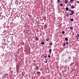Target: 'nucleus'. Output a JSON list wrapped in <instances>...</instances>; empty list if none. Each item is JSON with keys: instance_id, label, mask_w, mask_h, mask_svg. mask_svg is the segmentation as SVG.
Wrapping results in <instances>:
<instances>
[{"instance_id": "6ab92c4d", "label": "nucleus", "mask_w": 79, "mask_h": 79, "mask_svg": "<svg viewBox=\"0 0 79 79\" xmlns=\"http://www.w3.org/2000/svg\"><path fill=\"white\" fill-rule=\"evenodd\" d=\"M73 8H74V6H72L71 7V9H73Z\"/></svg>"}, {"instance_id": "a878e982", "label": "nucleus", "mask_w": 79, "mask_h": 79, "mask_svg": "<svg viewBox=\"0 0 79 79\" xmlns=\"http://www.w3.org/2000/svg\"><path fill=\"white\" fill-rule=\"evenodd\" d=\"M66 15L67 17H69V15H68V14H67Z\"/></svg>"}, {"instance_id": "f03ea898", "label": "nucleus", "mask_w": 79, "mask_h": 79, "mask_svg": "<svg viewBox=\"0 0 79 79\" xmlns=\"http://www.w3.org/2000/svg\"><path fill=\"white\" fill-rule=\"evenodd\" d=\"M64 3H66V4H67V3H68V0H64Z\"/></svg>"}, {"instance_id": "f8f14e48", "label": "nucleus", "mask_w": 79, "mask_h": 79, "mask_svg": "<svg viewBox=\"0 0 79 79\" xmlns=\"http://www.w3.org/2000/svg\"><path fill=\"white\" fill-rule=\"evenodd\" d=\"M52 52V49H50L49 50V53H51V52Z\"/></svg>"}, {"instance_id": "7ed1b4c3", "label": "nucleus", "mask_w": 79, "mask_h": 79, "mask_svg": "<svg viewBox=\"0 0 79 79\" xmlns=\"http://www.w3.org/2000/svg\"><path fill=\"white\" fill-rule=\"evenodd\" d=\"M36 74H40V72L37 71L36 72Z\"/></svg>"}, {"instance_id": "b1692460", "label": "nucleus", "mask_w": 79, "mask_h": 79, "mask_svg": "<svg viewBox=\"0 0 79 79\" xmlns=\"http://www.w3.org/2000/svg\"><path fill=\"white\" fill-rule=\"evenodd\" d=\"M57 2H58V3H60V0H58Z\"/></svg>"}, {"instance_id": "412c9836", "label": "nucleus", "mask_w": 79, "mask_h": 79, "mask_svg": "<svg viewBox=\"0 0 79 79\" xmlns=\"http://www.w3.org/2000/svg\"><path fill=\"white\" fill-rule=\"evenodd\" d=\"M41 45H44V42H42L41 43Z\"/></svg>"}, {"instance_id": "a211bd4d", "label": "nucleus", "mask_w": 79, "mask_h": 79, "mask_svg": "<svg viewBox=\"0 0 79 79\" xmlns=\"http://www.w3.org/2000/svg\"><path fill=\"white\" fill-rule=\"evenodd\" d=\"M60 6H63V3H61L60 4Z\"/></svg>"}, {"instance_id": "6e6552de", "label": "nucleus", "mask_w": 79, "mask_h": 79, "mask_svg": "<svg viewBox=\"0 0 79 79\" xmlns=\"http://www.w3.org/2000/svg\"><path fill=\"white\" fill-rule=\"evenodd\" d=\"M76 37L77 38H79V34H78L76 36Z\"/></svg>"}, {"instance_id": "c756f323", "label": "nucleus", "mask_w": 79, "mask_h": 79, "mask_svg": "<svg viewBox=\"0 0 79 79\" xmlns=\"http://www.w3.org/2000/svg\"><path fill=\"white\" fill-rule=\"evenodd\" d=\"M63 79H65V77H63Z\"/></svg>"}, {"instance_id": "4468645a", "label": "nucleus", "mask_w": 79, "mask_h": 79, "mask_svg": "<svg viewBox=\"0 0 79 79\" xmlns=\"http://www.w3.org/2000/svg\"><path fill=\"white\" fill-rule=\"evenodd\" d=\"M50 40V39L49 38H47L46 40V41H48Z\"/></svg>"}, {"instance_id": "39448f33", "label": "nucleus", "mask_w": 79, "mask_h": 79, "mask_svg": "<svg viewBox=\"0 0 79 79\" xmlns=\"http://www.w3.org/2000/svg\"><path fill=\"white\" fill-rule=\"evenodd\" d=\"M35 40L36 41H37L39 40V38L37 37H35Z\"/></svg>"}, {"instance_id": "cd10ccee", "label": "nucleus", "mask_w": 79, "mask_h": 79, "mask_svg": "<svg viewBox=\"0 0 79 79\" xmlns=\"http://www.w3.org/2000/svg\"><path fill=\"white\" fill-rule=\"evenodd\" d=\"M69 59H71V57H69Z\"/></svg>"}, {"instance_id": "c85d7f7f", "label": "nucleus", "mask_w": 79, "mask_h": 79, "mask_svg": "<svg viewBox=\"0 0 79 79\" xmlns=\"http://www.w3.org/2000/svg\"><path fill=\"white\" fill-rule=\"evenodd\" d=\"M18 66H16V69H18Z\"/></svg>"}, {"instance_id": "dca6fc26", "label": "nucleus", "mask_w": 79, "mask_h": 79, "mask_svg": "<svg viewBox=\"0 0 79 79\" xmlns=\"http://www.w3.org/2000/svg\"><path fill=\"white\" fill-rule=\"evenodd\" d=\"M66 45V43H64V44H63V46L64 47H65V46Z\"/></svg>"}, {"instance_id": "bb28decb", "label": "nucleus", "mask_w": 79, "mask_h": 79, "mask_svg": "<svg viewBox=\"0 0 79 79\" xmlns=\"http://www.w3.org/2000/svg\"><path fill=\"white\" fill-rule=\"evenodd\" d=\"M68 44H69L68 42H67V43H66V44L67 45H68Z\"/></svg>"}, {"instance_id": "393cba45", "label": "nucleus", "mask_w": 79, "mask_h": 79, "mask_svg": "<svg viewBox=\"0 0 79 79\" xmlns=\"http://www.w3.org/2000/svg\"><path fill=\"white\" fill-rule=\"evenodd\" d=\"M10 73L12 74H13V71H10Z\"/></svg>"}, {"instance_id": "473e14b6", "label": "nucleus", "mask_w": 79, "mask_h": 79, "mask_svg": "<svg viewBox=\"0 0 79 79\" xmlns=\"http://www.w3.org/2000/svg\"><path fill=\"white\" fill-rule=\"evenodd\" d=\"M44 19H45V18H46V17H44Z\"/></svg>"}, {"instance_id": "2eb2a0df", "label": "nucleus", "mask_w": 79, "mask_h": 79, "mask_svg": "<svg viewBox=\"0 0 79 79\" xmlns=\"http://www.w3.org/2000/svg\"><path fill=\"white\" fill-rule=\"evenodd\" d=\"M52 42H51V43H49V45H52Z\"/></svg>"}, {"instance_id": "f257e3e1", "label": "nucleus", "mask_w": 79, "mask_h": 79, "mask_svg": "<svg viewBox=\"0 0 79 79\" xmlns=\"http://www.w3.org/2000/svg\"><path fill=\"white\" fill-rule=\"evenodd\" d=\"M69 11H70L71 12V13L69 14V15H73V14H74V11L73 10H69Z\"/></svg>"}, {"instance_id": "9d476101", "label": "nucleus", "mask_w": 79, "mask_h": 79, "mask_svg": "<svg viewBox=\"0 0 79 79\" xmlns=\"http://www.w3.org/2000/svg\"><path fill=\"white\" fill-rule=\"evenodd\" d=\"M24 74H25V73L23 72L22 73V76H24Z\"/></svg>"}, {"instance_id": "ddd939ff", "label": "nucleus", "mask_w": 79, "mask_h": 79, "mask_svg": "<svg viewBox=\"0 0 79 79\" xmlns=\"http://www.w3.org/2000/svg\"><path fill=\"white\" fill-rule=\"evenodd\" d=\"M64 33H65V32H64V31H62V34H64Z\"/></svg>"}, {"instance_id": "2f4dec72", "label": "nucleus", "mask_w": 79, "mask_h": 79, "mask_svg": "<svg viewBox=\"0 0 79 79\" xmlns=\"http://www.w3.org/2000/svg\"><path fill=\"white\" fill-rule=\"evenodd\" d=\"M53 51H54L55 50V49L53 48Z\"/></svg>"}, {"instance_id": "1a4fd4ad", "label": "nucleus", "mask_w": 79, "mask_h": 79, "mask_svg": "<svg viewBox=\"0 0 79 79\" xmlns=\"http://www.w3.org/2000/svg\"><path fill=\"white\" fill-rule=\"evenodd\" d=\"M70 30H73V27H70Z\"/></svg>"}, {"instance_id": "4be33fe9", "label": "nucleus", "mask_w": 79, "mask_h": 79, "mask_svg": "<svg viewBox=\"0 0 79 79\" xmlns=\"http://www.w3.org/2000/svg\"><path fill=\"white\" fill-rule=\"evenodd\" d=\"M47 56H44V58H47Z\"/></svg>"}, {"instance_id": "aec40b11", "label": "nucleus", "mask_w": 79, "mask_h": 79, "mask_svg": "<svg viewBox=\"0 0 79 79\" xmlns=\"http://www.w3.org/2000/svg\"><path fill=\"white\" fill-rule=\"evenodd\" d=\"M44 27H45L46 28L47 27V24L44 25Z\"/></svg>"}, {"instance_id": "423d86ee", "label": "nucleus", "mask_w": 79, "mask_h": 79, "mask_svg": "<svg viewBox=\"0 0 79 79\" xmlns=\"http://www.w3.org/2000/svg\"><path fill=\"white\" fill-rule=\"evenodd\" d=\"M39 66H36V68H35V70H36V71H37V69L38 68H39Z\"/></svg>"}, {"instance_id": "72a5a7b5", "label": "nucleus", "mask_w": 79, "mask_h": 79, "mask_svg": "<svg viewBox=\"0 0 79 79\" xmlns=\"http://www.w3.org/2000/svg\"><path fill=\"white\" fill-rule=\"evenodd\" d=\"M45 62L46 63H47V61H45Z\"/></svg>"}, {"instance_id": "f704fd0d", "label": "nucleus", "mask_w": 79, "mask_h": 79, "mask_svg": "<svg viewBox=\"0 0 79 79\" xmlns=\"http://www.w3.org/2000/svg\"><path fill=\"white\" fill-rule=\"evenodd\" d=\"M48 68H47V69H48Z\"/></svg>"}, {"instance_id": "0eeeda50", "label": "nucleus", "mask_w": 79, "mask_h": 79, "mask_svg": "<svg viewBox=\"0 0 79 79\" xmlns=\"http://www.w3.org/2000/svg\"><path fill=\"white\" fill-rule=\"evenodd\" d=\"M65 40L66 41H68V38L66 37L65 38Z\"/></svg>"}, {"instance_id": "9b49d317", "label": "nucleus", "mask_w": 79, "mask_h": 79, "mask_svg": "<svg viewBox=\"0 0 79 79\" xmlns=\"http://www.w3.org/2000/svg\"><path fill=\"white\" fill-rule=\"evenodd\" d=\"M70 21H74V19H70Z\"/></svg>"}, {"instance_id": "f3484780", "label": "nucleus", "mask_w": 79, "mask_h": 79, "mask_svg": "<svg viewBox=\"0 0 79 79\" xmlns=\"http://www.w3.org/2000/svg\"><path fill=\"white\" fill-rule=\"evenodd\" d=\"M70 2H74V0H70Z\"/></svg>"}, {"instance_id": "20e7f679", "label": "nucleus", "mask_w": 79, "mask_h": 79, "mask_svg": "<svg viewBox=\"0 0 79 79\" xmlns=\"http://www.w3.org/2000/svg\"><path fill=\"white\" fill-rule=\"evenodd\" d=\"M66 11H68L69 10V8L68 7H66L65 8Z\"/></svg>"}, {"instance_id": "7c9ffc66", "label": "nucleus", "mask_w": 79, "mask_h": 79, "mask_svg": "<svg viewBox=\"0 0 79 79\" xmlns=\"http://www.w3.org/2000/svg\"><path fill=\"white\" fill-rule=\"evenodd\" d=\"M77 3H79V1L77 2Z\"/></svg>"}, {"instance_id": "5701e85b", "label": "nucleus", "mask_w": 79, "mask_h": 79, "mask_svg": "<svg viewBox=\"0 0 79 79\" xmlns=\"http://www.w3.org/2000/svg\"><path fill=\"white\" fill-rule=\"evenodd\" d=\"M48 57L49 58H50V57H51V56H50V55H48Z\"/></svg>"}]
</instances>
